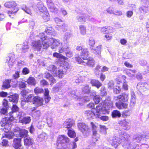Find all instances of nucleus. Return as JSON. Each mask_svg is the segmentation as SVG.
Segmentation results:
<instances>
[{
  "label": "nucleus",
  "instance_id": "7ed1b4c3",
  "mask_svg": "<svg viewBox=\"0 0 149 149\" xmlns=\"http://www.w3.org/2000/svg\"><path fill=\"white\" fill-rule=\"evenodd\" d=\"M69 141V139L63 135H60L58 137L57 145L58 148H62L65 143Z\"/></svg>",
  "mask_w": 149,
  "mask_h": 149
},
{
  "label": "nucleus",
  "instance_id": "09e8293b",
  "mask_svg": "<svg viewBox=\"0 0 149 149\" xmlns=\"http://www.w3.org/2000/svg\"><path fill=\"white\" fill-rule=\"evenodd\" d=\"M29 48L27 45H24L22 48V51L24 52H26L28 51Z\"/></svg>",
  "mask_w": 149,
  "mask_h": 149
},
{
  "label": "nucleus",
  "instance_id": "a19ab883",
  "mask_svg": "<svg viewBox=\"0 0 149 149\" xmlns=\"http://www.w3.org/2000/svg\"><path fill=\"white\" fill-rule=\"evenodd\" d=\"M49 15L48 13L46 12L45 13L42 15L43 18L45 21H47L49 19Z\"/></svg>",
  "mask_w": 149,
  "mask_h": 149
},
{
  "label": "nucleus",
  "instance_id": "de8ad7c7",
  "mask_svg": "<svg viewBox=\"0 0 149 149\" xmlns=\"http://www.w3.org/2000/svg\"><path fill=\"white\" fill-rule=\"evenodd\" d=\"M5 127L3 130L5 132H7L10 131V130L11 129V127L8 124Z\"/></svg>",
  "mask_w": 149,
  "mask_h": 149
},
{
  "label": "nucleus",
  "instance_id": "412c9836",
  "mask_svg": "<svg viewBox=\"0 0 149 149\" xmlns=\"http://www.w3.org/2000/svg\"><path fill=\"white\" fill-rule=\"evenodd\" d=\"M63 74L64 73L63 70H58L57 71L56 70L55 72V74H53V75L54 76H57L60 78H62Z\"/></svg>",
  "mask_w": 149,
  "mask_h": 149
},
{
  "label": "nucleus",
  "instance_id": "0eeeda50",
  "mask_svg": "<svg viewBox=\"0 0 149 149\" xmlns=\"http://www.w3.org/2000/svg\"><path fill=\"white\" fill-rule=\"evenodd\" d=\"M32 101L33 104H35L37 107L41 106L43 104L44 100L43 98L38 96L34 97Z\"/></svg>",
  "mask_w": 149,
  "mask_h": 149
},
{
  "label": "nucleus",
  "instance_id": "f8f14e48",
  "mask_svg": "<svg viewBox=\"0 0 149 149\" xmlns=\"http://www.w3.org/2000/svg\"><path fill=\"white\" fill-rule=\"evenodd\" d=\"M21 139L15 138L13 140L14 147L16 149H20L22 148L21 147Z\"/></svg>",
  "mask_w": 149,
  "mask_h": 149
},
{
  "label": "nucleus",
  "instance_id": "f257e3e1",
  "mask_svg": "<svg viewBox=\"0 0 149 149\" xmlns=\"http://www.w3.org/2000/svg\"><path fill=\"white\" fill-rule=\"evenodd\" d=\"M111 106V101L105 100L103 106L99 105L96 107L95 113L91 111L87 110L85 112V115L89 119H93L94 116L96 118L99 117L102 113H106L107 111V109Z\"/></svg>",
  "mask_w": 149,
  "mask_h": 149
},
{
  "label": "nucleus",
  "instance_id": "69168bd1",
  "mask_svg": "<svg viewBox=\"0 0 149 149\" xmlns=\"http://www.w3.org/2000/svg\"><path fill=\"white\" fill-rule=\"evenodd\" d=\"M8 109L5 108H2L1 109L0 112L1 113L3 114H5L7 112V110Z\"/></svg>",
  "mask_w": 149,
  "mask_h": 149
},
{
  "label": "nucleus",
  "instance_id": "4c0bfd02",
  "mask_svg": "<svg viewBox=\"0 0 149 149\" xmlns=\"http://www.w3.org/2000/svg\"><path fill=\"white\" fill-rule=\"evenodd\" d=\"M101 48L100 46H98L95 49L94 51H93V52L96 54H99L100 53Z\"/></svg>",
  "mask_w": 149,
  "mask_h": 149
},
{
  "label": "nucleus",
  "instance_id": "052dcab7",
  "mask_svg": "<svg viewBox=\"0 0 149 149\" xmlns=\"http://www.w3.org/2000/svg\"><path fill=\"white\" fill-rule=\"evenodd\" d=\"M22 72L24 74H26L29 73V70L27 68H24L23 69Z\"/></svg>",
  "mask_w": 149,
  "mask_h": 149
},
{
  "label": "nucleus",
  "instance_id": "f704fd0d",
  "mask_svg": "<svg viewBox=\"0 0 149 149\" xmlns=\"http://www.w3.org/2000/svg\"><path fill=\"white\" fill-rule=\"evenodd\" d=\"M131 104H132L133 105L136 102V96L135 94L132 93L131 94Z\"/></svg>",
  "mask_w": 149,
  "mask_h": 149
},
{
  "label": "nucleus",
  "instance_id": "58836bf2",
  "mask_svg": "<svg viewBox=\"0 0 149 149\" xmlns=\"http://www.w3.org/2000/svg\"><path fill=\"white\" fill-rule=\"evenodd\" d=\"M7 119L6 118H3L1 122L0 123L2 126H5L8 124L7 123Z\"/></svg>",
  "mask_w": 149,
  "mask_h": 149
},
{
  "label": "nucleus",
  "instance_id": "bb28decb",
  "mask_svg": "<svg viewBox=\"0 0 149 149\" xmlns=\"http://www.w3.org/2000/svg\"><path fill=\"white\" fill-rule=\"evenodd\" d=\"M27 83L29 84L35 85L36 82L35 79L33 77H29L26 81Z\"/></svg>",
  "mask_w": 149,
  "mask_h": 149
},
{
  "label": "nucleus",
  "instance_id": "2eb2a0df",
  "mask_svg": "<svg viewBox=\"0 0 149 149\" xmlns=\"http://www.w3.org/2000/svg\"><path fill=\"white\" fill-rule=\"evenodd\" d=\"M94 64V62L92 58H88L85 59L83 61V64L84 65H88L90 66H93Z\"/></svg>",
  "mask_w": 149,
  "mask_h": 149
},
{
  "label": "nucleus",
  "instance_id": "79ce46f5",
  "mask_svg": "<svg viewBox=\"0 0 149 149\" xmlns=\"http://www.w3.org/2000/svg\"><path fill=\"white\" fill-rule=\"evenodd\" d=\"M93 100L95 103L97 104L100 101V98L99 96L96 95L94 97Z\"/></svg>",
  "mask_w": 149,
  "mask_h": 149
},
{
  "label": "nucleus",
  "instance_id": "dca6fc26",
  "mask_svg": "<svg viewBox=\"0 0 149 149\" xmlns=\"http://www.w3.org/2000/svg\"><path fill=\"white\" fill-rule=\"evenodd\" d=\"M42 47V45L40 40H38L33 42V47L36 50L39 51Z\"/></svg>",
  "mask_w": 149,
  "mask_h": 149
},
{
  "label": "nucleus",
  "instance_id": "423d86ee",
  "mask_svg": "<svg viewBox=\"0 0 149 149\" xmlns=\"http://www.w3.org/2000/svg\"><path fill=\"white\" fill-rule=\"evenodd\" d=\"M123 137H120L113 136L110 140L109 142L111 145L114 146L115 147H117V146L122 142Z\"/></svg>",
  "mask_w": 149,
  "mask_h": 149
},
{
  "label": "nucleus",
  "instance_id": "5fc2aeb1",
  "mask_svg": "<svg viewBox=\"0 0 149 149\" xmlns=\"http://www.w3.org/2000/svg\"><path fill=\"white\" fill-rule=\"evenodd\" d=\"M45 122L43 121H41L38 123V126L40 128H41L44 127Z\"/></svg>",
  "mask_w": 149,
  "mask_h": 149
},
{
  "label": "nucleus",
  "instance_id": "72a5a7b5",
  "mask_svg": "<svg viewBox=\"0 0 149 149\" xmlns=\"http://www.w3.org/2000/svg\"><path fill=\"white\" fill-rule=\"evenodd\" d=\"M87 17L86 15L79 16L77 17L78 20L80 22H83L86 21V19H87Z\"/></svg>",
  "mask_w": 149,
  "mask_h": 149
},
{
  "label": "nucleus",
  "instance_id": "37998d69",
  "mask_svg": "<svg viewBox=\"0 0 149 149\" xmlns=\"http://www.w3.org/2000/svg\"><path fill=\"white\" fill-rule=\"evenodd\" d=\"M103 113H102L101 115L99 117H98L99 118H100L101 120L104 121H107L109 120V117L106 116H100Z\"/></svg>",
  "mask_w": 149,
  "mask_h": 149
},
{
  "label": "nucleus",
  "instance_id": "4468645a",
  "mask_svg": "<svg viewBox=\"0 0 149 149\" xmlns=\"http://www.w3.org/2000/svg\"><path fill=\"white\" fill-rule=\"evenodd\" d=\"M4 6L7 8H16L15 7L17 6V4L14 1H8L6 2L4 4Z\"/></svg>",
  "mask_w": 149,
  "mask_h": 149
},
{
  "label": "nucleus",
  "instance_id": "c85d7f7f",
  "mask_svg": "<svg viewBox=\"0 0 149 149\" xmlns=\"http://www.w3.org/2000/svg\"><path fill=\"white\" fill-rule=\"evenodd\" d=\"M112 115L113 118L120 117L121 116V114L119 111L115 110L112 112Z\"/></svg>",
  "mask_w": 149,
  "mask_h": 149
},
{
  "label": "nucleus",
  "instance_id": "49530a36",
  "mask_svg": "<svg viewBox=\"0 0 149 149\" xmlns=\"http://www.w3.org/2000/svg\"><path fill=\"white\" fill-rule=\"evenodd\" d=\"M3 106L5 107L6 109L8 108V102L7 100L6 99L3 100L2 102Z\"/></svg>",
  "mask_w": 149,
  "mask_h": 149
},
{
  "label": "nucleus",
  "instance_id": "0e129e2a",
  "mask_svg": "<svg viewBox=\"0 0 149 149\" xmlns=\"http://www.w3.org/2000/svg\"><path fill=\"white\" fill-rule=\"evenodd\" d=\"M2 145L3 146H6L8 145V141L6 140H3L2 142Z\"/></svg>",
  "mask_w": 149,
  "mask_h": 149
},
{
  "label": "nucleus",
  "instance_id": "8fccbe9b",
  "mask_svg": "<svg viewBox=\"0 0 149 149\" xmlns=\"http://www.w3.org/2000/svg\"><path fill=\"white\" fill-rule=\"evenodd\" d=\"M68 48V47H67V48L62 46V47H59L58 49V51L59 52V53H62L64 51H66V49Z\"/></svg>",
  "mask_w": 149,
  "mask_h": 149
},
{
  "label": "nucleus",
  "instance_id": "f03ea898",
  "mask_svg": "<svg viewBox=\"0 0 149 149\" xmlns=\"http://www.w3.org/2000/svg\"><path fill=\"white\" fill-rule=\"evenodd\" d=\"M41 35V38L44 41L42 43L44 49H47L51 46L52 49H56L60 45H62V43L58 39L48 37L45 36L43 33Z\"/></svg>",
  "mask_w": 149,
  "mask_h": 149
},
{
  "label": "nucleus",
  "instance_id": "393cba45",
  "mask_svg": "<svg viewBox=\"0 0 149 149\" xmlns=\"http://www.w3.org/2000/svg\"><path fill=\"white\" fill-rule=\"evenodd\" d=\"M6 133H7L5 135L6 137L9 139L12 138L14 135H15L16 136L18 137V135L17 134H16V133H15V132L13 133L11 131H10Z\"/></svg>",
  "mask_w": 149,
  "mask_h": 149
},
{
  "label": "nucleus",
  "instance_id": "2f4dec72",
  "mask_svg": "<svg viewBox=\"0 0 149 149\" xmlns=\"http://www.w3.org/2000/svg\"><path fill=\"white\" fill-rule=\"evenodd\" d=\"M43 92L42 89L38 87H36L34 90V93L36 94L42 93Z\"/></svg>",
  "mask_w": 149,
  "mask_h": 149
},
{
  "label": "nucleus",
  "instance_id": "9b49d317",
  "mask_svg": "<svg viewBox=\"0 0 149 149\" xmlns=\"http://www.w3.org/2000/svg\"><path fill=\"white\" fill-rule=\"evenodd\" d=\"M128 94L127 93H122L118 95L115 99L116 100H119L123 102H127L128 99Z\"/></svg>",
  "mask_w": 149,
  "mask_h": 149
},
{
  "label": "nucleus",
  "instance_id": "864d4df0",
  "mask_svg": "<svg viewBox=\"0 0 149 149\" xmlns=\"http://www.w3.org/2000/svg\"><path fill=\"white\" fill-rule=\"evenodd\" d=\"M83 91L86 93H88L90 91V88L88 86H86L83 89Z\"/></svg>",
  "mask_w": 149,
  "mask_h": 149
},
{
  "label": "nucleus",
  "instance_id": "3c124183",
  "mask_svg": "<svg viewBox=\"0 0 149 149\" xmlns=\"http://www.w3.org/2000/svg\"><path fill=\"white\" fill-rule=\"evenodd\" d=\"M63 65L64 68L66 69H68L70 68V65L67 62L65 61L64 62Z\"/></svg>",
  "mask_w": 149,
  "mask_h": 149
},
{
  "label": "nucleus",
  "instance_id": "e433bc0d",
  "mask_svg": "<svg viewBox=\"0 0 149 149\" xmlns=\"http://www.w3.org/2000/svg\"><path fill=\"white\" fill-rule=\"evenodd\" d=\"M14 10H15L14 11H10L8 12V14L10 17H13V16L15 15V13L18 10V9L17 8H14Z\"/></svg>",
  "mask_w": 149,
  "mask_h": 149
},
{
  "label": "nucleus",
  "instance_id": "b1692460",
  "mask_svg": "<svg viewBox=\"0 0 149 149\" xmlns=\"http://www.w3.org/2000/svg\"><path fill=\"white\" fill-rule=\"evenodd\" d=\"M91 83L93 86H95L98 88L102 85V84L97 80H93Z\"/></svg>",
  "mask_w": 149,
  "mask_h": 149
},
{
  "label": "nucleus",
  "instance_id": "6ab92c4d",
  "mask_svg": "<svg viewBox=\"0 0 149 149\" xmlns=\"http://www.w3.org/2000/svg\"><path fill=\"white\" fill-rule=\"evenodd\" d=\"M33 95V94H29L26 97L24 98L23 100H22L21 104L22 105H24V103L26 102H30L32 99H33L34 97Z\"/></svg>",
  "mask_w": 149,
  "mask_h": 149
},
{
  "label": "nucleus",
  "instance_id": "4d7b16f0",
  "mask_svg": "<svg viewBox=\"0 0 149 149\" xmlns=\"http://www.w3.org/2000/svg\"><path fill=\"white\" fill-rule=\"evenodd\" d=\"M105 37L107 40H109L112 38V36L111 34L108 33L105 35Z\"/></svg>",
  "mask_w": 149,
  "mask_h": 149
},
{
  "label": "nucleus",
  "instance_id": "1a4fd4ad",
  "mask_svg": "<svg viewBox=\"0 0 149 149\" xmlns=\"http://www.w3.org/2000/svg\"><path fill=\"white\" fill-rule=\"evenodd\" d=\"M14 132L15 133L17 132L19 133V134H17L18 135V136H19V137L21 138H22L24 136H26L28 134V132L24 129H22L19 130V129L18 128H17L15 129L14 130Z\"/></svg>",
  "mask_w": 149,
  "mask_h": 149
},
{
  "label": "nucleus",
  "instance_id": "c03bdc74",
  "mask_svg": "<svg viewBox=\"0 0 149 149\" xmlns=\"http://www.w3.org/2000/svg\"><path fill=\"white\" fill-rule=\"evenodd\" d=\"M77 147L76 143L75 142H73L70 144V148L74 149L75 148Z\"/></svg>",
  "mask_w": 149,
  "mask_h": 149
},
{
  "label": "nucleus",
  "instance_id": "9d476101",
  "mask_svg": "<svg viewBox=\"0 0 149 149\" xmlns=\"http://www.w3.org/2000/svg\"><path fill=\"white\" fill-rule=\"evenodd\" d=\"M47 3L52 12L56 13L58 11V9L56 7L57 6H55L51 0H47Z\"/></svg>",
  "mask_w": 149,
  "mask_h": 149
},
{
  "label": "nucleus",
  "instance_id": "473e14b6",
  "mask_svg": "<svg viewBox=\"0 0 149 149\" xmlns=\"http://www.w3.org/2000/svg\"><path fill=\"white\" fill-rule=\"evenodd\" d=\"M47 138V136L45 133L41 134L39 136V140L40 141H43Z\"/></svg>",
  "mask_w": 149,
  "mask_h": 149
},
{
  "label": "nucleus",
  "instance_id": "ea45409f",
  "mask_svg": "<svg viewBox=\"0 0 149 149\" xmlns=\"http://www.w3.org/2000/svg\"><path fill=\"white\" fill-rule=\"evenodd\" d=\"M113 88V91L116 93H119L120 91V88L119 86H116Z\"/></svg>",
  "mask_w": 149,
  "mask_h": 149
},
{
  "label": "nucleus",
  "instance_id": "338daca9",
  "mask_svg": "<svg viewBox=\"0 0 149 149\" xmlns=\"http://www.w3.org/2000/svg\"><path fill=\"white\" fill-rule=\"evenodd\" d=\"M44 76L45 78L47 79H49V78L52 77V76L48 72L45 73L44 74Z\"/></svg>",
  "mask_w": 149,
  "mask_h": 149
},
{
  "label": "nucleus",
  "instance_id": "680f3d73",
  "mask_svg": "<svg viewBox=\"0 0 149 149\" xmlns=\"http://www.w3.org/2000/svg\"><path fill=\"white\" fill-rule=\"evenodd\" d=\"M76 61H77L79 63H82L83 64V62L84 60H82L81 58L79 57H75Z\"/></svg>",
  "mask_w": 149,
  "mask_h": 149
},
{
  "label": "nucleus",
  "instance_id": "774afa93",
  "mask_svg": "<svg viewBox=\"0 0 149 149\" xmlns=\"http://www.w3.org/2000/svg\"><path fill=\"white\" fill-rule=\"evenodd\" d=\"M49 80L51 83L54 84L56 82V80L52 76L49 78Z\"/></svg>",
  "mask_w": 149,
  "mask_h": 149
},
{
  "label": "nucleus",
  "instance_id": "aec40b11",
  "mask_svg": "<svg viewBox=\"0 0 149 149\" xmlns=\"http://www.w3.org/2000/svg\"><path fill=\"white\" fill-rule=\"evenodd\" d=\"M116 107L119 109H122L123 108H126L128 106V104L126 103L123 102H117L116 103Z\"/></svg>",
  "mask_w": 149,
  "mask_h": 149
},
{
  "label": "nucleus",
  "instance_id": "c9c22d12",
  "mask_svg": "<svg viewBox=\"0 0 149 149\" xmlns=\"http://www.w3.org/2000/svg\"><path fill=\"white\" fill-rule=\"evenodd\" d=\"M68 136L70 137H74L76 136V134L74 132L71 130H69L68 132Z\"/></svg>",
  "mask_w": 149,
  "mask_h": 149
},
{
  "label": "nucleus",
  "instance_id": "a18cd8bd",
  "mask_svg": "<svg viewBox=\"0 0 149 149\" xmlns=\"http://www.w3.org/2000/svg\"><path fill=\"white\" fill-rule=\"evenodd\" d=\"M89 44L91 46L95 44L94 39L93 38H90L89 40Z\"/></svg>",
  "mask_w": 149,
  "mask_h": 149
},
{
  "label": "nucleus",
  "instance_id": "e2e57ef3",
  "mask_svg": "<svg viewBox=\"0 0 149 149\" xmlns=\"http://www.w3.org/2000/svg\"><path fill=\"white\" fill-rule=\"evenodd\" d=\"M114 15H117L118 16H120L123 15L122 12L120 11H117L114 12Z\"/></svg>",
  "mask_w": 149,
  "mask_h": 149
},
{
  "label": "nucleus",
  "instance_id": "cd10ccee",
  "mask_svg": "<svg viewBox=\"0 0 149 149\" xmlns=\"http://www.w3.org/2000/svg\"><path fill=\"white\" fill-rule=\"evenodd\" d=\"M80 32L81 34L84 35L86 34V27L84 25H81L79 26Z\"/></svg>",
  "mask_w": 149,
  "mask_h": 149
},
{
  "label": "nucleus",
  "instance_id": "6e6d98bb",
  "mask_svg": "<svg viewBox=\"0 0 149 149\" xmlns=\"http://www.w3.org/2000/svg\"><path fill=\"white\" fill-rule=\"evenodd\" d=\"M106 11L107 13L111 14H114V11L111 8H107Z\"/></svg>",
  "mask_w": 149,
  "mask_h": 149
},
{
  "label": "nucleus",
  "instance_id": "5701e85b",
  "mask_svg": "<svg viewBox=\"0 0 149 149\" xmlns=\"http://www.w3.org/2000/svg\"><path fill=\"white\" fill-rule=\"evenodd\" d=\"M33 140L29 137H25L24 139V144L26 145H30L33 143Z\"/></svg>",
  "mask_w": 149,
  "mask_h": 149
},
{
  "label": "nucleus",
  "instance_id": "13d9d810",
  "mask_svg": "<svg viewBox=\"0 0 149 149\" xmlns=\"http://www.w3.org/2000/svg\"><path fill=\"white\" fill-rule=\"evenodd\" d=\"M66 55L68 57L70 58L72 56L73 54L70 51H69L66 52Z\"/></svg>",
  "mask_w": 149,
  "mask_h": 149
},
{
  "label": "nucleus",
  "instance_id": "bf43d9fd",
  "mask_svg": "<svg viewBox=\"0 0 149 149\" xmlns=\"http://www.w3.org/2000/svg\"><path fill=\"white\" fill-rule=\"evenodd\" d=\"M114 83L113 81H110L108 84V87L110 88H113Z\"/></svg>",
  "mask_w": 149,
  "mask_h": 149
},
{
  "label": "nucleus",
  "instance_id": "7c9ffc66",
  "mask_svg": "<svg viewBox=\"0 0 149 149\" xmlns=\"http://www.w3.org/2000/svg\"><path fill=\"white\" fill-rule=\"evenodd\" d=\"M37 6L40 12H43L46 10L45 8L42 3H38L37 5Z\"/></svg>",
  "mask_w": 149,
  "mask_h": 149
},
{
  "label": "nucleus",
  "instance_id": "f3484780",
  "mask_svg": "<svg viewBox=\"0 0 149 149\" xmlns=\"http://www.w3.org/2000/svg\"><path fill=\"white\" fill-rule=\"evenodd\" d=\"M18 97V95L17 94H15L13 95H10L8 97V100L10 101L15 103L17 102Z\"/></svg>",
  "mask_w": 149,
  "mask_h": 149
},
{
  "label": "nucleus",
  "instance_id": "c756f323",
  "mask_svg": "<svg viewBox=\"0 0 149 149\" xmlns=\"http://www.w3.org/2000/svg\"><path fill=\"white\" fill-rule=\"evenodd\" d=\"M47 69L51 71V72H53V74H55V72L56 71L57 69L56 67L54 65H51Z\"/></svg>",
  "mask_w": 149,
  "mask_h": 149
},
{
  "label": "nucleus",
  "instance_id": "20e7f679",
  "mask_svg": "<svg viewBox=\"0 0 149 149\" xmlns=\"http://www.w3.org/2000/svg\"><path fill=\"white\" fill-rule=\"evenodd\" d=\"M78 127L79 129L85 136L88 135L90 132V130L88 126L84 123H79Z\"/></svg>",
  "mask_w": 149,
  "mask_h": 149
},
{
  "label": "nucleus",
  "instance_id": "a878e982",
  "mask_svg": "<svg viewBox=\"0 0 149 149\" xmlns=\"http://www.w3.org/2000/svg\"><path fill=\"white\" fill-rule=\"evenodd\" d=\"M53 56L57 58H61L64 60H66L68 59L67 58L63 56L61 54L57 52L54 53L53 54Z\"/></svg>",
  "mask_w": 149,
  "mask_h": 149
},
{
  "label": "nucleus",
  "instance_id": "4be33fe9",
  "mask_svg": "<svg viewBox=\"0 0 149 149\" xmlns=\"http://www.w3.org/2000/svg\"><path fill=\"white\" fill-rule=\"evenodd\" d=\"M11 80H6L3 83L2 85V87L3 89L8 88L10 87V83Z\"/></svg>",
  "mask_w": 149,
  "mask_h": 149
},
{
  "label": "nucleus",
  "instance_id": "ddd939ff",
  "mask_svg": "<svg viewBox=\"0 0 149 149\" xmlns=\"http://www.w3.org/2000/svg\"><path fill=\"white\" fill-rule=\"evenodd\" d=\"M74 121L70 119H69L65 121L63 123V127L64 128H70L74 124Z\"/></svg>",
  "mask_w": 149,
  "mask_h": 149
},
{
  "label": "nucleus",
  "instance_id": "6e6552de",
  "mask_svg": "<svg viewBox=\"0 0 149 149\" xmlns=\"http://www.w3.org/2000/svg\"><path fill=\"white\" fill-rule=\"evenodd\" d=\"M24 114L22 113L21 114L19 115L18 117L19 119V122L22 123L23 124L29 123L31 121V119L29 117H24L23 116Z\"/></svg>",
  "mask_w": 149,
  "mask_h": 149
},
{
  "label": "nucleus",
  "instance_id": "39448f33",
  "mask_svg": "<svg viewBox=\"0 0 149 149\" xmlns=\"http://www.w3.org/2000/svg\"><path fill=\"white\" fill-rule=\"evenodd\" d=\"M141 7L140 10H142L143 13L149 12V2L148 0H141Z\"/></svg>",
  "mask_w": 149,
  "mask_h": 149
},
{
  "label": "nucleus",
  "instance_id": "a211bd4d",
  "mask_svg": "<svg viewBox=\"0 0 149 149\" xmlns=\"http://www.w3.org/2000/svg\"><path fill=\"white\" fill-rule=\"evenodd\" d=\"M88 52L86 49L83 50L81 53V57L83 60H84L85 59H87L88 56Z\"/></svg>",
  "mask_w": 149,
  "mask_h": 149
},
{
  "label": "nucleus",
  "instance_id": "603ef678",
  "mask_svg": "<svg viewBox=\"0 0 149 149\" xmlns=\"http://www.w3.org/2000/svg\"><path fill=\"white\" fill-rule=\"evenodd\" d=\"M133 12L132 11H128L126 13L127 17L128 18L131 17L133 14Z\"/></svg>",
  "mask_w": 149,
  "mask_h": 149
}]
</instances>
